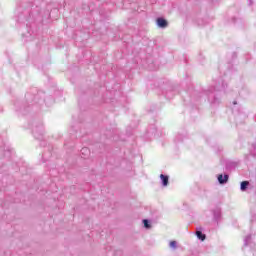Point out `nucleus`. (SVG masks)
Returning a JSON list of instances; mask_svg holds the SVG:
<instances>
[{
	"label": "nucleus",
	"instance_id": "obj_1",
	"mask_svg": "<svg viewBox=\"0 0 256 256\" xmlns=\"http://www.w3.org/2000/svg\"><path fill=\"white\" fill-rule=\"evenodd\" d=\"M206 95L208 96V101L211 103H219V100L215 97V88L207 90Z\"/></svg>",
	"mask_w": 256,
	"mask_h": 256
},
{
	"label": "nucleus",
	"instance_id": "obj_2",
	"mask_svg": "<svg viewBox=\"0 0 256 256\" xmlns=\"http://www.w3.org/2000/svg\"><path fill=\"white\" fill-rule=\"evenodd\" d=\"M35 139H43V126L35 127L33 129Z\"/></svg>",
	"mask_w": 256,
	"mask_h": 256
},
{
	"label": "nucleus",
	"instance_id": "obj_3",
	"mask_svg": "<svg viewBox=\"0 0 256 256\" xmlns=\"http://www.w3.org/2000/svg\"><path fill=\"white\" fill-rule=\"evenodd\" d=\"M227 181H229V176L227 174L218 175V183H220V185H225V183H227Z\"/></svg>",
	"mask_w": 256,
	"mask_h": 256
},
{
	"label": "nucleus",
	"instance_id": "obj_4",
	"mask_svg": "<svg viewBox=\"0 0 256 256\" xmlns=\"http://www.w3.org/2000/svg\"><path fill=\"white\" fill-rule=\"evenodd\" d=\"M157 25L161 29H165V27H167L168 23H167V20H165L164 18H158L157 19Z\"/></svg>",
	"mask_w": 256,
	"mask_h": 256
},
{
	"label": "nucleus",
	"instance_id": "obj_5",
	"mask_svg": "<svg viewBox=\"0 0 256 256\" xmlns=\"http://www.w3.org/2000/svg\"><path fill=\"white\" fill-rule=\"evenodd\" d=\"M160 179L163 187H167V185H169V176L161 174Z\"/></svg>",
	"mask_w": 256,
	"mask_h": 256
},
{
	"label": "nucleus",
	"instance_id": "obj_6",
	"mask_svg": "<svg viewBox=\"0 0 256 256\" xmlns=\"http://www.w3.org/2000/svg\"><path fill=\"white\" fill-rule=\"evenodd\" d=\"M249 187V181H242L240 184V191H247V188Z\"/></svg>",
	"mask_w": 256,
	"mask_h": 256
},
{
	"label": "nucleus",
	"instance_id": "obj_7",
	"mask_svg": "<svg viewBox=\"0 0 256 256\" xmlns=\"http://www.w3.org/2000/svg\"><path fill=\"white\" fill-rule=\"evenodd\" d=\"M215 221H219L221 218V209H216L213 211Z\"/></svg>",
	"mask_w": 256,
	"mask_h": 256
},
{
	"label": "nucleus",
	"instance_id": "obj_8",
	"mask_svg": "<svg viewBox=\"0 0 256 256\" xmlns=\"http://www.w3.org/2000/svg\"><path fill=\"white\" fill-rule=\"evenodd\" d=\"M196 236H197V238L198 239H200V241H205V239H206V235L205 234H203V232H201L200 230H198V231H196Z\"/></svg>",
	"mask_w": 256,
	"mask_h": 256
},
{
	"label": "nucleus",
	"instance_id": "obj_9",
	"mask_svg": "<svg viewBox=\"0 0 256 256\" xmlns=\"http://www.w3.org/2000/svg\"><path fill=\"white\" fill-rule=\"evenodd\" d=\"M250 242H251V235H248L244 239V247H247Z\"/></svg>",
	"mask_w": 256,
	"mask_h": 256
},
{
	"label": "nucleus",
	"instance_id": "obj_10",
	"mask_svg": "<svg viewBox=\"0 0 256 256\" xmlns=\"http://www.w3.org/2000/svg\"><path fill=\"white\" fill-rule=\"evenodd\" d=\"M90 151L89 148H82L81 149V154L85 156L89 155Z\"/></svg>",
	"mask_w": 256,
	"mask_h": 256
},
{
	"label": "nucleus",
	"instance_id": "obj_11",
	"mask_svg": "<svg viewBox=\"0 0 256 256\" xmlns=\"http://www.w3.org/2000/svg\"><path fill=\"white\" fill-rule=\"evenodd\" d=\"M145 229H151V224H149V220L144 219L143 220Z\"/></svg>",
	"mask_w": 256,
	"mask_h": 256
},
{
	"label": "nucleus",
	"instance_id": "obj_12",
	"mask_svg": "<svg viewBox=\"0 0 256 256\" xmlns=\"http://www.w3.org/2000/svg\"><path fill=\"white\" fill-rule=\"evenodd\" d=\"M170 247H171L172 249H177V241H171V242H170Z\"/></svg>",
	"mask_w": 256,
	"mask_h": 256
},
{
	"label": "nucleus",
	"instance_id": "obj_13",
	"mask_svg": "<svg viewBox=\"0 0 256 256\" xmlns=\"http://www.w3.org/2000/svg\"><path fill=\"white\" fill-rule=\"evenodd\" d=\"M251 155L255 157L256 155V145L253 146V151H251Z\"/></svg>",
	"mask_w": 256,
	"mask_h": 256
},
{
	"label": "nucleus",
	"instance_id": "obj_14",
	"mask_svg": "<svg viewBox=\"0 0 256 256\" xmlns=\"http://www.w3.org/2000/svg\"><path fill=\"white\" fill-rule=\"evenodd\" d=\"M249 5H253V1L252 0H249Z\"/></svg>",
	"mask_w": 256,
	"mask_h": 256
},
{
	"label": "nucleus",
	"instance_id": "obj_15",
	"mask_svg": "<svg viewBox=\"0 0 256 256\" xmlns=\"http://www.w3.org/2000/svg\"><path fill=\"white\" fill-rule=\"evenodd\" d=\"M222 89H225V84H222Z\"/></svg>",
	"mask_w": 256,
	"mask_h": 256
},
{
	"label": "nucleus",
	"instance_id": "obj_16",
	"mask_svg": "<svg viewBox=\"0 0 256 256\" xmlns=\"http://www.w3.org/2000/svg\"><path fill=\"white\" fill-rule=\"evenodd\" d=\"M217 91H221V89H220V88H217Z\"/></svg>",
	"mask_w": 256,
	"mask_h": 256
},
{
	"label": "nucleus",
	"instance_id": "obj_17",
	"mask_svg": "<svg viewBox=\"0 0 256 256\" xmlns=\"http://www.w3.org/2000/svg\"><path fill=\"white\" fill-rule=\"evenodd\" d=\"M233 103H234V105H237V102L234 101Z\"/></svg>",
	"mask_w": 256,
	"mask_h": 256
}]
</instances>
